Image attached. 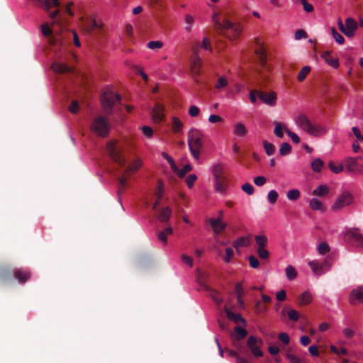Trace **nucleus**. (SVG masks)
<instances>
[{"instance_id":"24","label":"nucleus","mask_w":363,"mask_h":363,"mask_svg":"<svg viewBox=\"0 0 363 363\" xmlns=\"http://www.w3.org/2000/svg\"><path fill=\"white\" fill-rule=\"evenodd\" d=\"M42 33L45 36L49 37V43L52 45H57L59 39L56 36L52 35V30L47 24L42 26Z\"/></svg>"},{"instance_id":"13","label":"nucleus","mask_w":363,"mask_h":363,"mask_svg":"<svg viewBox=\"0 0 363 363\" xmlns=\"http://www.w3.org/2000/svg\"><path fill=\"white\" fill-rule=\"evenodd\" d=\"M262 342H263L261 339H259L253 335H251L248 337L247 341V347L250 350L254 357H260L263 356V352L260 349Z\"/></svg>"},{"instance_id":"22","label":"nucleus","mask_w":363,"mask_h":363,"mask_svg":"<svg viewBox=\"0 0 363 363\" xmlns=\"http://www.w3.org/2000/svg\"><path fill=\"white\" fill-rule=\"evenodd\" d=\"M171 215L172 208L169 206H167L159 209L157 218L160 222L166 223L169 220Z\"/></svg>"},{"instance_id":"29","label":"nucleus","mask_w":363,"mask_h":363,"mask_svg":"<svg viewBox=\"0 0 363 363\" xmlns=\"http://www.w3.org/2000/svg\"><path fill=\"white\" fill-rule=\"evenodd\" d=\"M308 264L313 273L317 276L322 275L325 272V270L323 269V265H320V263L316 261H311Z\"/></svg>"},{"instance_id":"64","label":"nucleus","mask_w":363,"mask_h":363,"mask_svg":"<svg viewBox=\"0 0 363 363\" xmlns=\"http://www.w3.org/2000/svg\"><path fill=\"white\" fill-rule=\"evenodd\" d=\"M286 357L290 361L291 363H301V359L298 357L289 352L286 354Z\"/></svg>"},{"instance_id":"28","label":"nucleus","mask_w":363,"mask_h":363,"mask_svg":"<svg viewBox=\"0 0 363 363\" xmlns=\"http://www.w3.org/2000/svg\"><path fill=\"white\" fill-rule=\"evenodd\" d=\"M250 245V239L247 237H240L237 240H235L233 245L235 248V250H238L240 247H247Z\"/></svg>"},{"instance_id":"12","label":"nucleus","mask_w":363,"mask_h":363,"mask_svg":"<svg viewBox=\"0 0 363 363\" xmlns=\"http://www.w3.org/2000/svg\"><path fill=\"white\" fill-rule=\"evenodd\" d=\"M353 202V196L348 191L342 192L334 204L332 206L331 209L333 211H337L340 209L352 204Z\"/></svg>"},{"instance_id":"43","label":"nucleus","mask_w":363,"mask_h":363,"mask_svg":"<svg viewBox=\"0 0 363 363\" xmlns=\"http://www.w3.org/2000/svg\"><path fill=\"white\" fill-rule=\"evenodd\" d=\"M228 84V79L226 77L222 76L220 77L215 84V88L218 90H221L222 89L227 86Z\"/></svg>"},{"instance_id":"10","label":"nucleus","mask_w":363,"mask_h":363,"mask_svg":"<svg viewBox=\"0 0 363 363\" xmlns=\"http://www.w3.org/2000/svg\"><path fill=\"white\" fill-rule=\"evenodd\" d=\"M346 242L357 247H363V235L358 228L348 229L344 235Z\"/></svg>"},{"instance_id":"49","label":"nucleus","mask_w":363,"mask_h":363,"mask_svg":"<svg viewBox=\"0 0 363 363\" xmlns=\"http://www.w3.org/2000/svg\"><path fill=\"white\" fill-rule=\"evenodd\" d=\"M228 353L230 357H236L237 363H249L247 359L238 356V353L233 350H228Z\"/></svg>"},{"instance_id":"7","label":"nucleus","mask_w":363,"mask_h":363,"mask_svg":"<svg viewBox=\"0 0 363 363\" xmlns=\"http://www.w3.org/2000/svg\"><path fill=\"white\" fill-rule=\"evenodd\" d=\"M110 125L107 120L101 116L95 118L91 125V130L101 137L108 135Z\"/></svg>"},{"instance_id":"35","label":"nucleus","mask_w":363,"mask_h":363,"mask_svg":"<svg viewBox=\"0 0 363 363\" xmlns=\"http://www.w3.org/2000/svg\"><path fill=\"white\" fill-rule=\"evenodd\" d=\"M235 339L237 342H239L240 340L244 339L247 335V331L245 328H242L240 326H236L235 328Z\"/></svg>"},{"instance_id":"57","label":"nucleus","mask_w":363,"mask_h":363,"mask_svg":"<svg viewBox=\"0 0 363 363\" xmlns=\"http://www.w3.org/2000/svg\"><path fill=\"white\" fill-rule=\"evenodd\" d=\"M299 313L294 309L290 310L288 312L289 318L293 321H297L299 318Z\"/></svg>"},{"instance_id":"26","label":"nucleus","mask_w":363,"mask_h":363,"mask_svg":"<svg viewBox=\"0 0 363 363\" xmlns=\"http://www.w3.org/2000/svg\"><path fill=\"white\" fill-rule=\"evenodd\" d=\"M215 186L217 191L224 193L228 187L226 178L225 177L214 179Z\"/></svg>"},{"instance_id":"19","label":"nucleus","mask_w":363,"mask_h":363,"mask_svg":"<svg viewBox=\"0 0 363 363\" xmlns=\"http://www.w3.org/2000/svg\"><path fill=\"white\" fill-rule=\"evenodd\" d=\"M164 107L162 104L157 103L152 111L153 120L157 123L162 121L164 118Z\"/></svg>"},{"instance_id":"60","label":"nucleus","mask_w":363,"mask_h":363,"mask_svg":"<svg viewBox=\"0 0 363 363\" xmlns=\"http://www.w3.org/2000/svg\"><path fill=\"white\" fill-rule=\"evenodd\" d=\"M162 45L163 43L161 41H150L147 43V47L152 50L161 48Z\"/></svg>"},{"instance_id":"9","label":"nucleus","mask_w":363,"mask_h":363,"mask_svg":"<svg viewBox=\"0 0 363 363\" xmlns=\"http://www.w3.org/2000/svg\"><path fill=\"white\" fill-rule=\"evenodd\" d=\"M121 99V96L118 94L111 91H105L101 100L106 112L110 113L116 102L120 101Z\"/></svg>"},{"instance_id":"4","label":"nucleus","mask_w":363,"mask_h":363,"mask_svg":"<svg viewBox=\"0 0 363 363\" xmlns=\"http://www.w3.org/2000/svg\"><path fill=\"white\" fill-rule=\"evenodd\" d=\"M255 44L257 48L255 49V52L257 56L258 62L261 67L259 71V77L262 79L265 80L267 78V74L264 73L265 70H269V66L267 64V55L264 47L260 44L258 38H255Z\"/></svg>"},{"instance_id":"51","label":"nucleus","mask_w":363,"mask_h":363,"mask_svg":"<svg viewBox=\"0 0 363 363\" xmlns=\"http://www.w3.org/2000/svg\"><path fill=\"white\" fill-rule=\"evenodd\" d=\"M278 193L275 190H271L267 194V199L270 203L274 204L278 199Z\"/></svg>"},{"instance_id":"40","label":"nucleus","mask_w":363,"mask_h":363,"mask_svg":"<svg viewBox=\"0 0 363 363\" xmlns=\"http://www.w3.org/2000/svg\"><path fill=\"white\" fill-rule=\"evenodd\" d=\"M274 123L275 125L274 133L277 137L282 138L284 136V130H285L286 128H284L281 123L274 122Z\"/></svg>"},{"instance_id":"15","label":"nucleus","mask_w":363,"mask_h":363,"mask_svg":"<svg viewBox=\"0 0 363 363\" xmlns=\"http://www.w3.org/2000/svg\"><path fill=\"white\" fill-rule=\"evenodd\" d=\"M346 170L353 174H362L363 166L357 162L354 157H347L345 160Z\"/></svg>"},{"instance_id":"46","label":"nucleus","mask_w":363,"mask_h":363,"mask_svg":"<svg viewBox=\"0 0 363 363\" xmlns=\"http://www.w3.org/2000/svg\"><path fill=\"white\" fill-rule=\"evenodd\" d=\"M263 146L267 155H272L275 152V147L272 143L264 140L263 142Z\"/></svg>"},{"instance_id":"1","label":"nucleus","mask_w":363,"mask_h":363,"mask_svg":"<svg viewBox=\"0 0 363 363\" xmlns=\"http://www.w3.org/2000/svg\"><path fill=\"white\" fill-rule=\"evenodd\" d=\"M215 28L218 33L230 40L238 38L242 31V26L240 23H233L228 19L220 22L217 14L213 16Z\"/></svg>"},{"instance_id":"58","label":"nucleus","mask_w":363,"mask_h":363,"mask_svg":"<svg viewBox=\"0 0 363 363\" xmlns=\"http://www.w3.org/2000/svg\"><path fill=\"white\" fill-rule=\"evenodd\" d=\"M257 255L261 259H267L269 256V252L266 248L257 249Z\"/></svg>"},{"instance_id":"30","label":"nucleus","mask_w":363,"mask_h":363,"mask_svg":"<svg viewBox=\"0 0 363 363\" xmlns=\"http://www.w3.org/2000/svg\"><path fill=\"white\" fill-rule=\"evenodd\" d=\"M312 301V296L309 291H305L298 297V303L300 306L309 304Z\"/></svg>"},{"instance_id":"33","label":"nucleus","mask_w":363,"mask_h":363,"mask_svg":"<svg viewBox=\"0 0 363 363\" xmlns=\"http://www.w3.org/2000/svg\"><path fill=\"white\" fill-rule=\"evenodd\" d=\"M309 206L313 210H320L322 211H325L323 203L318 199L313 198L309 201Z\"/></svg>"},{"instance_id":"21","label":"nucleus","mask_w":363,"mask_h":363,"mask_svg":"<svg viewBox=\"0 0 363 363\" xmlns=\"http://www.w3.org/2000/svg\"><path fill=\"white\" fill-rule=\"evenodd\" d=\"M208 221L213 228L214 233L216 234L220 233L226 228V224L222 223L220 218H210Z\"/></svg>"},{"instance_id":"2","label":"nucleus","mask_w":363,"mask_h":363,"mask_svg":"<svg viewBox=\"0 0 363 363\" xmlns=\"http://www.w3.org/2000/svg\"><path fill=\"white\" fill-rule=\"evenodd\" d=\"M106 148L111 159L120 167H123L125 164V159L123 155L124 145L116 140H110L107 143Z\"/></svg>"},{"instance_id":"31","label":"nucleus","mask_w":363,"mask_h":363,"mask_svg":"<svg viewBox=\"0 0 363 363\" xmlns=\"http://www.w3.org/2000/svg\"><path fill=\"white\" fill-rule=\"evenodd\" d=\"M329 193V188L325 184L319 185L312 192V194L316 196L323 197L326 196Z\"/></svg>"},{"instance_id":"47","label":"nucleus","mask_w":363,"mask_h":363,"mask_svg":"<svg viewBox=\"0 0 363 363\" xmlns=\"http://www.w3.org/2000/svg\"><path fill=\"white\" fill-rule=\"evenodd\" d=\"M194 19L192 16L187 14L185 16V23H186V27L185 30L188 33H190L191 31V27L194 23Z\"/></svg>"},{"instance_id":"20","label":"nucleus","mask_w":363,"mask_h":363,"mask_svg":"<svg viewBox=\"0 0 363 363\" xmlns=\"http://www.w3.org/2000/svg\"><path fill=\"white\" fill-rule=\"evenodd\" d=\"M34 4L36 6L49 11L53 6L58 7L60 6L59 0H34Z\"/></svg>"},{"instance_id":"45","label":"nucleus","mask_w":363,"mask_h":363,"mask_svg":"<svg viewBox=\"0 0 363 363\" xmlns=\"http://www.w3.org/2000/svg\"><path fill=\"white\" fill-rule=\"evenodd\" d=\"M300 191L295 189L289 190L286 194V196L290 201H296L300 197Z\"/></svg>"},{"instance_id":"27","label":"nucleus","mask_w":363,"mask_h":363,"mask_svg":"<svg viewBox=\"0 0 363 363\" xmlns=\"http://www.w3.org/2000/svg\"><path fill=\"white\" fill-rule=\"evenodd\" d=\"M226 316L231 320H233L235 323H245V320L242 317V315L239 313H234L228 308H225V310Z\"/></svg>"},{"instance_id":"53","label":"nucleus","mask_w":363,"mask_h":363,"mask_svg":"<svg viewBox=\"0 0 363 363\" xmlns=\"http://www.w3.org/2000/svg\"><path fill=\"white\" fill-rule=\"evenodd\" d=\"M191 169L192 167L191 164H185L182 169L179 170L177 175L180 178H182L186 173L189 172L191 170Z\"/></svg>"},{"instance_id":"59","label":"nucleus","mask_w":363,"mask_h":363,"mask_svg":"<svg viewBox=\"0 0 363 363\" xmlns=\"http://www.w3.org/2000/svg\"><path fill=\"white\" fill-rule=\"evenodd\" d=\"M285 132L291 138L294 143L298 144L300 142V138L296 133L287 128L285 129Z\"/></svg>"},{"instance_id":"23","label":"nucleus","mask_w":363,"mask_h":363,"mask_svg":"<svg viewBox=\"0 0 363 363\" xmlns=\"http://www.w3.org/2000/svg\"><path fill=\"white\" fill-rule=\"evenodd\" d=\"M322 58L332 67L337 68L339 67V61L337 57H334L331 55L330 51H325L321 55Z\"/></svg>"},{"instance_id":"11","label":"nucleus","mask_w":363,"mask_h":363,"mask_svg":"<svg viewBox=\"0 0 363 363\" xmlns=\"http://www.w3.org/2000/svg\"><path fill=\"white\" fill-rule=\"evenodd\" d=\"M338 26L340 30L349 38L354 35L355 31L358 28L357 23L352 18H347L345 20V24H343L342 21L339 19Z\"/></svg>"},{"instance_id":"14","label":"nucleus","mask_w":363,"mask_h":363,"mask_svg":"<svg viewBox=\"0 0 363 363\" xmlns=\"http://www.w3.org/2000/svg\"><path fill=\"white\" fill-rule=\"evenodd\" d=\"M202 63L201 58L199 57L197 51H195L191 62V73L193 79L197 84L199 83V76L201 74Z\"/></svg>"},{"instance_id":"61","label":"nucleus","mask_w":363,"mask_h":363,"mask_svg":"<svg viewBox=\"0 0 363 363\" xmlns=\"http://www.w3.org/2000/svg\"><path fill=\"white\" fill-rule=\"evenodd\" d=\"M248 259H249V262H250V265L251 267H252V268H258L259 267V261L254 255H250Z\"/></svg>"},{"instance_id":"8","label":"nucleus","mask_w":363,"mask_h":363,"mask_svg":"<svg viewBox=\"0 0 363 363\" xmlns=\"http://www.w3.org/2000/svg\"><path fill=\"white\" fill-rule=\"evenodd\" d=\"M15 277L20 283L24 284L27 280L30 279V274L22 269H16L13 272L10 270H2L0 271V280L8 281Z\"/></svg>"},{"instance_id":"6","label":"nucleus","mask_w":363,"mask_h":363,"mask_svg":"<svg viewBox=\"0 0 363 363\" xmlns=\"http://www.w3.org/2000/svg\"><path fill=\"white\" fill-rule=\"evenodd\" d=\"M297 124L308 134L318 136L324 133L323 128L320 125H315L311 123L305 114H301L297 119Z\"/></svg>"},{"instance_id":"36","label":"nucleus","mask_w":363,"mask_h":363,"mask_svg":"<svg viewBox=\"0 0 363 363\" xmlns=\"http://www.w3.org/2000/svg\"><path fill=\"white\" fill-rule=\"evenodd\" d=\"M286 276L290 281L294 280L297 277V272L296 269L291 266L288 265L285 269Z\"/></svg>"},{"instance_id":"41","label":"nucleus","mask_w":363,"mask_h":363,"mask_svg":"<svg viewBox=\"0 0 363 363\" xmlns=\"http://www.w3.org/2000/svg\"><path fill=\"white\" fill-rule=\"evenodd\" d=\"M323 164V161L320 158H317L312 162L311 167L314 172H320L322 169Z\"/></svg>"},{"instance_id":"42","label":"nucleus","mask_w":363,"mask_h":363,"mask_svg":"<svg viewBox=\"0 0 363 363\" xmlns=\"http://www.w3.org/2000/svg\"><path fill=\"white\" fill-rule=\"evenodd\" d=\"M291 146L288 143H283L279 148V154L286 156L291 153Z\"/></svg>"},{"instance_id":"32","label":"nucleus","mask_w":363,"mask_h":363,"mask_svg":"<svg viewBox=\"0 0 363 363\" xmlns=\"http://www.w3.org/2000/svg\"><path fill=\"white\" fill-rule=\"evenodd\" d=\"M233 133L238 136L243 137L247 133V130L243 123H238L234 126Z\"/></svg>"},{"instance_id":"39","label":"nucleus","mask_w":363,"mask_h":363,"mask_svg":"<svg viewBox=\"0 0 363 363\" xmlns=\"http://www.w3.org/2000/svg\"><path fill=\"white\" fill-rule=\"evenodd\" d=\"M183 123L177 117L172 118V129L175 133H180L182 130Z\"/></svg>"},{"instance_id":"34","label":"nucleus","mask_w":363,"mask_h":363,"mask_svg":"<svg viewBox=\"0 0 363 363\" xmlns=\"http://www.w3.org/2000/svg\"><path fill=\"white\" fill-rule=\"evenodd\" d=\"M255 240L258 246L257 249L266 248L268 240L265 235H255Z\"/></svg>"},{"instance_id":"44","label":"nucleus","mask_w":363,"mask_h":363,"mask_svg":"<svg viewBox=\"0 0 363 363\" xmlns=\"http://www.w3.org/2000/svg\"><path fill=\"white\" fill-rule=\"evenodd\" d=\"M311 69L309 66L303 67L298 74V80L299 82H303L306 79L308 73L311 72Z\"/></svg>"},{"instance_id":"5","label":"nucleus","mask_w":363,"mask_h":363,"mask_svg":"<svg viewBox=\"0 0 363 363\" xmlns=\"http://www.w3.org/2000/svg\"><path fill=\"white\" fill-rule=\"evenodd\" d=\"M141 166L142 161L140 159L135 160L133 163L127 166L123 174L118 178L119 184V189L118 191V195H120L127 186V178L137 172Z\"/></svg>"},{"instance_id":"56","label":"nucleus","mask_w":363,"mask_h":363,"mask_svg":"<svg viewBox=\"0 0 363 363\" xmlns=\"http://www.w3.org/2000/svg\"><path fill=\"white\" fill-rule=\"evenodd\" d=\"M328 166L330 169V170L336 174H338L341 172L343 170V166L342 165H335L333 162H330L328 164Z\"/></svg>"},{"instance_id":"52","label":"nucleus","mask_w":363,"mask_h":363,"mask_svg":"<svg viewBox=\"0 0 363 363\" xmlns=\"http://www.w3.org/2000/svg\"><path fill=\"white\" fill-rule=\"evenodd\" d=\"M233 255H234V251L232 248L230 247H227L225 249V256L224 257V261L226 263H229L232 258L233 257Z\"/></svg>"},{"instance_id":"38","label":"nucleus","mask_w":363,"mask_h":363,"mask_svg":"<svg viewBox=\"0 0 363 363\" xmlns=\"http://www.w3.org/2000/svg\"><path fill=\"white\" fill-rule=\"evenodd\" d=\"M204 288L206 291L211 292V296L218 306H220L223 303V299L221 298L218 297V293L217 291L213 290L210 287H208V286H206V285L204 286Z\"/></svg>"},{"instance_id":"3","label":"nucleus","mask_w":363,"mask_h":363,"mask_svg":"<svg viewBox=\"0 0 363 363\" xmlns=\"http://www.w3.org/2000/svg\"><path fill=\"white\" fill-rule=\"evenodd\" d=\"M203 133L197 129H191L188 135L189 150L196 160H199L200 157V150L203 146Z\"/></svg>"},{"instance_id":"50","label":"nucleus","mask_w":363,"mask_h":363,"mask_svg":"<svg viewBox=\"0 0 363 363\" xmlns=\"http://www.w3.org/2000/svg\"><path fill=\"white\" fill-rule=\"evenodd\" d=\"M235 292L236 294L237 299H240L245 294L242 283H237L235 287Z\"/></svg>"},{"instance_id":"25","label":"nucleus","mask_w":363,"mask_h":363,"mask_svg":"<svg viewBox=\"0 0 363 363\" xmlns=\"http://www.w3.org/2000/svg\"><path fill=\"white\" fill-rule=\"evenodd\" d=\"M52 69L54 72L57 73H68L71 72L72 70V68L71 67H69L65 64H62L60 62L52 63Z\"/></svg>"},{"instance_id":"16","label":"nucleus","mask_w":363,"mask_h":363,"mask_svg":"<svg viewBox=\"0 0 363 363\" xmlns=\"http://www.w3.org/2000/svg\"><path fill=\"white\" fill-rule=\"evenodd\" d=\"M258 97L263 103L269 106H273L276 104L277 96L275 92L266 93L262 91H259Z\"/></svg>"},{"instance_id":"48","label":"nucleus","mask_w":363,"mask_h":363,"mask_svg":"<svg viewBox=\"0 0 363 363\" xmlns=\"http://www.w3.org/2000/svg\"><path fill=\"white\" fill-rule=\"evenodd\" d=\"M331 33L336 42L340 44H342L344 43V37L340 33H339L335 28L331 29Z\"/></svg>"},{"instance_id":"63","label":"nucleus","mask_w":363,"mask_h":363,"mask_svg":"<svg viewBox=\"0 0 363 363\" xmlns=\"http://www.w3.org/2000/svg\"><path fill=\"white\" fill-rule=\"evenodd\" d=\"M143 133L147 138H151L153 135V130L151 127L144 125L141 128Z\"/></svg>"},{"instance_id":"62","label":"nucleus","mask_w":363,"mask_h":363,"mask_svg":"<svg viewBox=\"0 0 363 363\" xmlns=\"http://www.w3.org/2000/svg\"><path fill=\"white\" fill-rule=\"evenodd\" d=\"M278 338L280 341H281L285 345H287L290 342V337L286 333H281L278 335Z\"/></svg>"},{"instance_id":"55","label":"nucleus","mask_w":363,"mask_h":363,"mask_svg":"<svg viewBox=\"0 0 363 363\" xmlns=\"http://www.w3.org/2000/svg\"><path fill=\"white\" fill-rule=\"evenodd\" d=\"M319 254L325 255L330 251V247L325 242H321L318 247Z\"/></svg>"},{"instance_id":"54","label":"nucleus","mask_w":363,"mask_h":363,"mask_svg":"<svg viewBox=\"0 0 363 363\" xmlns=\"http://www.w3.org/2000/svg\"><path fill=\"white\" fill-rule=\"evenodd\" d=\"M242 190L245 191L248 195H252L254 193V187L250 183H245L242 186Z\"/></svg>"},{"instance_id":"17","label":"nucleus","mask_w":363,"mask_h":363,"mask_svg":"<svg viewBox=\"0 0 363 363\" xmlns=\"http://www.w3.org/2000/svg\"><path fill=\"white\" fill-rule=\"evenodd\" d=\"M349 301L352 305H356L359 303H363V286L351 291Z\"/></svg>"},{"instance_id":"37","label":"nucleus","mask_w":363,"mask_h":363,"mask_svg":"<svg viewBox=\"0 0 363 363\" xmlns=\"http://www.w3.org/2000/svg\"><path fill=\"white\" fill-rule=\"evenodd\" d=\"M212 172H213L214 179L224 177L223 176V168L222 165L220 164H216L213 166Z\"/></svg>"},{"instance_id":"18","label":"nucleus","mask_w":363,"mask_h":363,"mask_svg":"<svg viewBox=\"0 0 363 363\" xmlns=\"http://www.w3.org/2000/svg\"><path fill=\"white\" fill-rule=\"evenodd\" d=\"M81 21L84 29L88 32L101 28V26L93 18H82Z\"/></svg>"}]
</instances>
